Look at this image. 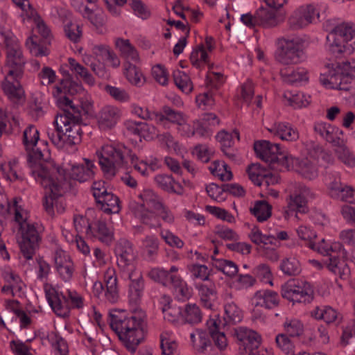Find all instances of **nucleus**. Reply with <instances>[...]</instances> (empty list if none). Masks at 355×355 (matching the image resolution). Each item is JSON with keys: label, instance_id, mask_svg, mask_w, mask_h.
<instances>
[{"label": "nucleus", "instance_id": "13", "mask_svg": "<svg viewBox=\"0 0 355 355\" xmlns=\"http://www.w3.org/2000/svg\"><path fill=\"white\" fill-rule=\"evenodd\" d=\"M44 183L40 180H35L46 190L44 200V207L50 216H53L55 211L58 213H62L64 206L60 197L64 192L65 187L63 184L55 182L54 178L49 177V172L44 173Z\"/></svg>", "mask_w": 355, "mask_h": 355}, {"label": "nucleus", "instance_id": "59", "mask_svg": "<svg viewBox=\"0 0 355 355\" xmlns=\"http://www.w3.org/2000/svg\"><path fill=\"white\" fill-rule=\"evenodd\" d=\"M211 259L214 261V266L226 276L232 277L237 274L239 270L234 262L223 259H215L214 256H211Z\"/></svg>", "mask_w": 355, "mask_h": 355}, {"label": "nucleus", "instance_id": "43", "mask_svg": "<svg viewBox=\"0 0 355 355\" xmlns=\"http://www.w3.org/2000/svg\"><path fill=\"white\" fill-rule=\"evenodd\" d=\"M249 237L252 243L259 246V250L270 245L280 246V243L277 241L275 235L264 234L256 226L252 228Z\"/></svg>", "mask_w": 355, "mask_h": 355}, {"label": "nucleus", "instance_id": "44", "mask_svg": "<svg viewBox=\"0 0 355 355\" xmlns=\"http://www.w3.org/2000/svg\"><path fill=\"white\" fill-rule=\"evenodd\" d=\"M0 171L2 172L3 177L8 181L15 182L24 179V174L21 171V166L17 159H11L8 162L2 164L0 167Z\"/></svg>", "mask_w": 355, "mask_h": 355}, {"label": "nucleus", "instance_id": "23", "mask_svg": "<svg viewBox=\"0 0 355 355\" xmlns=\"http://www.w3.org/2000/svg\"><path fill=\"white\" fill-rule=\"evenodd\" d=\"M53 259L60 277L64 282H69L74 272V265L69 254L61 248H57Z\"/></svg>", "mask_w": 355, "mask_h": 355}, {"label": "nucleus", "instance_id": "22", "mask_svg": "<svg viewBox=\"0 0 355 355\" xmlns=\"http://www.w3.org/2000/svg\"><path fill=\"white\" fill-rule=\"evenodd\" d=\"M117 264L122 274L137 270L135 264V255L132 243L127 240H121L115 248Z\"/></svg>", "mask_w": 355, "mask_h": 355}, {"label": "nucleus", "instance_id": "29", "mask_svg": "<svg viewBox=\"0 0 355 355\" xmlns=\"http://www.w3.org/2000/svg\"><path fill=\"white\" fill-rule=\"evenodd\" d=\"M206 324L214 346L220 351L225 350L228 342L225 334L220 331V320L218 315H212L207 321Z\"/></svg>", "mask_w": 355, "mask_h": 355}, {"label": "nucleus", "instance_id": "30", "mask_svg": "<svg viewBox=\"0 0 355 355\" xmlns=\"http://www.w3.org/2000/svg\"><path fill=\"white\" fill-rule=\"evenodd\" d=\"M186 115L178 111H175L168 106H164L162 112H157L156 114V123L164 128H169L170 123L178 126L183 121Z\"/></svg>", "mask_w": 355, "mask_h": 355}, {"label": "nucleus", "instance_id": "6", "mask_svg": "<svg viewBox=\"0 0 355 355\" xmlns=\"http://www.w3.org/2000/svg\"><path fill=\"white\" fill-rule=\"evenodd\" d=\"M327 49L336 58H345L355 50V24L337 25L327 36Z\"/></svg>", "mask_w": 355, "mask_h": 355}, {"label": "nucleus", "instance_id": "2", "mask_svg": "<svg viewBox=\"0 0 355 355\" xmlns=\"http://www.w3.org/2000/svg\"><path fill=\"white\" fill-rule=\"evenodd\" d=\"M146 319L145 312L139 308H134L129 312L122 310L112 315V329L116 334L123 346L132 354L136 352L144 340Z\"/></svg>", "mask_w": 355, "mask_h": 355}, {"label": "nucleus", "instance_id": "40", "mask_svg": "<svg viewBox=\"0 0 355 355\" xmlns=\"http://www.w3.org/2000/svg\"><path fill=\"white\" fill-rule=\"evenodd\" d=\"M116 46L125 60L124 62L137 64L140 61L139 53L136 48L130 43L129 40L118 38L116 40Z\"/></svg>", "mask_w": 355, "mask_h": 355}, {"label": "nucleus", "instance_id": "56", "mask_svg": "<svg viewBox=\"0 0 355 355\" xmlns=\"http://www.w3.org/2000/svg\"><path fill=\"white\" fill-rule=\"evenodd\" d=\"M160 347L163 355H178V344L171 332H163L160 336Z\"/></svg>", "mask_w": 355, "mask_h": 355}, {"label": "nucleus", "instance_id": "36", "mask_svg": "<svg viewBox=\"0 0 355 355\" xmlns=\"http://www.w3.org/2000/svg\"><path fill=\"white\" fill-rule=\"evenodd\" d=\"M195 288L198 291V295L204 306L207 309H211L214 306V302L217 298L215 284L209 281L207 283L196 284Z\"/></svg>", "mask_w": 355, "mask_h": 355}, {"label": "nucleus", "instance_id": "55", "mask_svg": "<svg viewBox=\"0 0 355 355\" xmlns=\"http://www.w3.org/2000/svg\"><path fill=\"white\" fill-rule=\"evenodd\" d=\"M1 277L3 280L15 291H22L24 288V284L21 281L19 275L14 271L9 266H5L1 268Z\"/></svg>", "mask_w": 355, "mask_h": 355}, {"label": "nucleus", "instance_id": "39", "mask_svg": "<svg viewBox=\"0 0 355 355\" xmlns=\"http://www.w3.org/2000/svg\"><path fill=\"white\" fill-rule=\"evenodd\" d=\"M234 335L245 348L258 347L261 343V336L256 331L245 327L235 329Z\"/></svg>", "mask_w": 355, "mask_h": 355}, {"label": "nucleus", "instance_id": "61", "mask_svg": "<svg viewBox=\"0 0 355 355\" xmlns=\"http://www.w3.org/2000/svg\"><path fill=\"white\" fill-rule=\"evenodd\" d=\"M190 341L193 348L199 352H202L209 343L207 333L201 329H196L190 334Z\"/></svg>", "mask_w": 355, "mask_h": 355}, {"label": "nucleus", "instance_id": "33", "mask_svg": "<svg viewBox=\"0 0 355 355\" xmlns=\"http://www.w3.org/2000/svg\"><path fill=\"white\" fill-rule=\"evenodd\" d=\"M104 282L106 286L105 297L110 303H115L119 298L117 277L114 267L109 266L104 272Z\"/></svg>", "mask_w": 355, "mask_h": 355}, {"label": "nucleus", "instance_id": "53", "mask_svg": "<svg viewBox=\"0 0 355 355\" xmlns=\"http://www.w3.org/2000/svg\"><path fill=\"white\" fill-rule=\"evenodd\" d=\"M82 12L83 16L87 18L91 24L101 33L103 32V26L105 24V15L100 9L90 10L87 7L84 6Z\"/></svg>", "mask_w": 355, "mask_h": 355}, {"label": "nucleus", "instance_id": "4", "mask_svg": "<svg viewBox=\"0 0 355 355\" xmlns=\"http://www.w3.org/2000/svg\"><path fill=\"white\" fill-rule=\"evenodd\" d=\"M44 293L53 312L61 318L69 317L71 309H82L85 306L83 295L73 289H67L63 293L58 286L46 284Z\"/></svg>", "mask_w": 355, "mask_h": 355}, {"label": "nucleus", "instance_id": "46", "mask_svg": "<svg viewBox=\"0 0 355 355\" xmlns=\"http://www.w3.org/2000/svg\"><path fill=\"white\" fill-rule=\"evenodd\" d=\"M91 233L88 237L96 238L103 243H110L114 238L113 230L103 221H97L92 224Z\"/></svg>", "mask_w": 355, "mask_h": 355}, {"label": "nucleus", "instance_id": "12", "mask_svg": "<svg viewBox=\"0 0 355 355\" xmlns=\"http://www.w3.org/2000/svg\"><path fill=\"white\" fill-rule=\"evenodd\" d=\"M288 191L285 217H288L291 212L306 213L309 210L307 204L315 198V193L310 188L299 182L291 184Z\"/></svg>", "mask_w": 355, "mask_h": 355}, {"label": "nucleus", "instance_id": "37", "mask_svg": "<svg viewBox=\"0 0 355 355\" xmlns=\"http://www.w3.org/2000/svg\"><path fill=\"white\" fill-rule=\"evenodd\" d=\"M139 248L145 259L153 261L157 256L159 249V239L155 234L146 235L141 239Z\"/></svg>", "mask_w": 355, "mask_h": 355}, {"label": "nucleus", "instance_id": "1", "mask_svg": "<svg viewBox=\"0 0 355 355\" xmlns=\"http://www.w3.org/2000/svg\"><path fill=\"white\" fill-rule=\"evenodd\" d=\"M57 102L63 108V113L55 116L53 123L56 132L49 134V139L58 148L79 144L83 134L80 112L65 96L59 97Z\"/></svg>", "mask_w": 355, "mask_h": 355}, {"label": "nucleus", "instance_id": "49", "mask_svg": "<svg viewBox=\"0 0 355 355\" xmlns=\"http://www.w3.org/2000/svg\"><path fill=\"white\" fill-rule=\"evenodd\" d=\"M123 74L127 80L132 85L141 87L145 83V78L136 64L124 62Z\"/></svg>", "mask_w": 355, "mask_h": 355}, {"label": "nucleus", "instance_id": "48", "mask_svg": "<svg viewBox=\"0 0 355 355\" xmlns=\"http://www.w3.org/2000/svg\"><path fill=\"white\" fill-rule=\"evenodd\" d=\"M43 340L44 343L48 342L55 355L68 354L69 349L67 342L56 332H48Z\"/></svg>", "mask_w": 355, "mask_h": 355}, {"label": "nucleus", "instance_id": "11", "mask_svg": "<svg viewBox=\"0 0 355 355\" xmlns=\"http://www.w3.org/2000/svg\"><path fill=\"white\" fill-rule=\"evenodd\" d=\"M139 198L142 203L135 200L129 202V211L136 218H138L143 223L153 227L152 220L155 217L154 213L146 208V205L150 207L156 211L164 202L162 199L150 189H145L139 194Z\"/></svg>", "mask_w": 355, "mask_h": 355}, {"label": "nucleus", "instance_id": "52", "mask_svg": "<svg viewBox=\"0 0 355 355\" xmlns=\"http://www.w3.org/2000/svg\"><path fill=\"white\" fill-rule=\"evenodd\" d=\"M250 211L259 222H263L271 216L272 206L266 200H257Z\"/></svg>", "mask_w": 355, "mask_h": 355}, {"label": "nucleus", "instance_id": "16", "mask_svg": "<svg viewBox=\"0 0 355 355\" xmlns=\"http://www.w3.org/2000/svg\"><path fill=\"white\" fill-rule=\"evenodd\" d=\"M315 157L311 159L313 156L311 153L310 157H305L303 159H297L291 156V162H289V168L286 171L293 170L304 178L308 180H313L318 175V168L317 166L316 159L320 157L324 158L326 153L323 151L322 148L317 146L315 148Z\"/></svg>", "mask_w": 355, "mask_h": 355}, {"label": "nucleus", "instance_id": "63", "mask_svg": "<svg viewBox=\"0 0 355 355\" xmlns=\"http://www.w3.org/2000/svg\"><path fill=\"white\" fill-rule=\"evenodd\" d=\"M335 152L338 159L345 165L353 167L355 166V156L341 140L339 144L335 145Z\"/></svg>", "mask_w": 355, "mask_h": 355}, {"label": "nucleus", "instance_id": "31", "mask_svg": "<svg viewBox=\"0 0 355 355\" xmlns=\"http://www.w3.org/2000/svg\"><path fill=\"white\" fill-rule=\"evenodd\" d=\"M314 131L327 141L333 144L334 146L341 141V136L343 134L340 128L331 124L319 121L314 125Z\"/></svg>", "mask_w": 355, "mask_h": 355}, {"label": "nucleus", "instance_id": "17", "mask_svg": "<svg viewBox=\"0 0 355 355\" xmlns=\"http://www.w3.org/2000/svg\"><path fill=\"white\" fill-rule=\"evenodd\" d=\"M112 50L109 46L105 44L94 45L92 48V54L83 53L82 60L91 68L96 76L100 78H107L108 77V73L104 62Z\"/></svg>", "mask_w": 355, "mask_h": 355}, {"label": "nucleus", "instance_id": "38", "mask_svg": "<svg viewBox=\"0 0 355 355\" xmlns=\"http://www.w3.org/2000/svg\"><path fill=\"white\" fill-rule=\"evenodd\" d=\"M309 248L322 255H330V252H338L343 258L347 257V252L340 242L327 243L322 239L319 242L310 243Z\"/></svg>", "mask_w": 355, "mask_h": 355}, {"label": "nucleus", "instance_id": "45", "mask_svg": "<svg viewBox=\"0 0 355 355\" xmlns=\"http://www.w3.org/2000/svg\"><path fill=\"white\" fill-rule=\"evenodd\" d=\"M175 298L180 302L189 300L192 295V288L180 276H171Z\"/></svg>", "mask_w": 355, "mask_h": 355}, {"label": "nucleus", "instance_id": "18", "mask_svg": "<svg viewBox=\"0 0 355 355\" xmlns=\"http://www.w3.org/2000/svg\"><path fill=\"white\" fill-rule=\"evenodd\" d=\"M93 196L103 211L107 214H117L121 207L119 198L107 191L104 182H94L92 185Z\"/></svg>", "mask_w": 355, "mask_h": 355}, {"label": "nucleus", "instance_id": "41", "mask_svg": "<svg viewBox=\"0 0 355 355\" xmlns=\"http://www.w3.org/2000/svg\"><path fill=\"white\" fill-rule=\"evenodd\" d=\"M67 67L71 73L77 78L81 79L85 84L89 86L95 85V78L89 70L78 62L73 58L67 59Z\"/></svg>", "mask_w": 355, "mask_h": 355}, {"label": "nucleus", "instance_id": "5", "mask_svg": "<svg viewBox=\"0 0 355 355\" xmlns=\"http://www.w3.org/2000/svg\"><path fill=\"white\" fill-rule=\"evenodd\" d=\"M0 35L6 46V60L1 74L23 77L26 60L18 39L9 28L0 27Z\"/></svg>", "mask_w": 355, "mask_h": 355}, {"label": "nucleus", "instance_id": "3", "mask_svg": "<svg viewBox=\"0 0 355 355\" xmlns=\"http://www.w3.org/2000/svg\"><path fill=\"white\" fill-rule=\"evenodd\" d=\"M23 144L28 153L31 174L35 180L44 183V173L48 162H51L50 153L45 141L40 140L39 131L34 125L28 126L24 131Z\"/></svg>", "mask_w": 355, "mask_h": 355}, {"label": "nucleus", "instance_id": "25", "mask_svg": "<svg viewBox=\"0 0 355 355\" xmlns=\"http://www.w3.org/2000/svg\"><path fill=\"white\" fill-rule=\"evenodd\" d=\"M124 278L130 280L128 286V297L130 304H137L140 302L144 290V281L141 271H134L122 274Z\"/></svg>", "mask_w": 355, "mask_h": 355}, {"label": "nucleus", "instance_id": "24", "mask_svg": "<svg viewBox=\"0 0 355 355\" xmlns=\"http://www.w3.org/2000/svg\"><path fill=\"white\" fill-rule=\"evenodd\" d=\"M176 130L180 136L184 138H191L195 136L207 138L211 135L209 129L207 127H204L203 123L200 120L189 121L187 116L180 125L176 128Z\"/></svg>", "mask_w": 355, "mask_h": 355}, {"label": "nucleus", "instance_id": "50", "mask_svg": "<svg viewBox=\"0 0 355 355\" xmlns=\"http://www.w3.org/2000/svg\"><path fill=\"white\" fill-rule=\"evenodd\" d=\"M155 181L159 187L166 191L180 195L183 193L184 189L182 186L171 175H157L155 178Z\"/></svg>", "mask_w": 355, "mask_h": 355}, {"label": "nucleus", "instance_id": "54", "mask_svg": "<svg viewBox=\"0 0 355 355\" xmlns=\"http://www.w3.org/2000/svg\"><path fill=\"white\" fill-rule=\"evenodd\" d=\"M284 96L287 103L295 109L306 107L311 102V96L301 92H286Z\"/></svg>", "mask_w": 355, "mask_h": 355}, {"label": "nucleus", "instance_id": "8", "mask_svg": "<svg viewBox=\"0 0 355 355\" xmlns=\"http://www.w3.org/2000/svg\"><path fill=\"white\" fill-rule=\"evenodd\" d=\"M85 166L83 164H64L62 166L56 165L54 161L48 162L46 171L49 172V177L53 178L58 184H63L67 188V182L70 180H76L83 182L92 179L94 176V164L89 159H85Z\"/></svg>", "mask_w": 355, "mask_h": 355}, {"label": "nucleus", "instance_id": "10", "mask_svg": "<svg viewBox=\"0 0 355 355\" xmlns=\"http://www.w3.org/2000/svg\"><path fill=\"white\" fill-rule=\"evenodd\" d=\"M254 149L257 157L268 163L272 169L283 171L289 168L291 155L281 151L279 144L261 140L254 143Z\"/></svg>", "mask_w": 355, "mask_h": 355}, {"label": "nucleus", "instance_id": "47", "mask_svg": "<svg viewBox=\"0 0 355 355\" xmlns=\"http://www.w3.org/2000/svg\"><path fill=\"white\" fill-rule=\"evenodd\" d=\"M258 26L263 28H272L277 26L280 20L275 11L261 6L257 10Z\"/></svg>", "mask_w": 355, "mask_h": 355}, {"label": "nucleus", "instance_id": "57", "mask_svg": "<svg viewBox=\"0 0 355 355\" xmlns=\"http://www.w3.org/2000/svg\"><path fill=\"white\" fill-rule=\"evenodd\" d=\"M343 259H345L343 257ZM347 259V257L345 258ZM329 270L341 279L347 278L349 275V268L344 259H338L336 257H331L327 265Z\"/></svg>", "mask_w": 355, "mask_h": 355}, {"label": "nucleus", "instance_id": "28", "mask_svg": "<svg viewBox=\"0 0 355 355\" xmlns=\"http://www.w3.org/2000/svg\"><path fill=\"white\" fill-rule=\"evenodd\" d=\"M164 319L175 326L184 324L183 313L180 306L171 304L169 296L164 295L160 300Z\"/></svg>", "mask_w": 355, "mask_h": 355}, {"label": "nucleus", "instance_id": "27", "mask_svg": "<svg viewBox=\"0 0 355 355\" xmlns=\"http://www.w3.org/2000/svg\"><path fill=\"white\" fill-rule=\"evenodd\" d=\"M266 128L270 134L282 141L293 142L300 137L297 129L288 122H275Z\"/></svg>", "mask_w": 355, "mask_h": 355}, {"label": "nucleus", "instance_id": "20", "mask_svg": "<svg viewBox=\"0 0 355 355\" xmlns=\"http://www.w3.org/2000/svg\"><path fill=\"white\" fill-rule=\"evenodd\" d=\"M326 185L331 198L343 202H352L354 189L352 186L342 183L339 174L329 175L326 180Z\"/></svg>", "mask_w": 355, "mask_h": 355}, {"label": "nucleus", "instance_id": "34", "mask_svg": "<svg viewBox=\"0 0 355 355\" xmlns=\"http://www.w3.org/2000/svg\"><path fill=\"white\" fill-rule=\"evenodd\" d=\"M127 128L133 134L139 135L146 140H153L157 138L159 130L153 124L145 122H138L135 121H128Z\"/></svg>", "mask_w": 355, "mask_h": 355}, {"label": "nucleus", "instance_id": "51", "mask_svg": "<svg viewBox=\"0 0 355 355\" xmlns=\"http://www.w3.org/2000/svg\"><path fill=\"white\" fill-rule=\"evenodd\" d=\"M284 82L292 85H303L309 81L308 71L304 68H297L291 72H281Z\"/></svg>", "mask_w": 355, "mask_h": 355}, {"label": "nucleus", "instance_id": "42", "mask_svg": "<svg viewBox=\"0 0 355 355\" xmlns=\"http://www.w3.org/2000/svg\"><path fill=\"white\" fill-rule=\"evenodd\" d=\"M248 173L250 179L254 184L261 186L263 183L266 184H275L278 182L277 176L270 173L263 172L257 164H252L248 168Z\"/></svg>", "mask_w": 355, "mask_h": 355}, {"label": "nucleus", "instance_id": "62", "mask_svg": "<svg viewBox=\"0 0 355 355\" xmlns=\"http://www.w3.org/2000/svg\"><path fill=\"white\" fill-rule=\"evenodd\" d=\"M8 211L14 214L15 220L19 225V228L29 223L28 222V212L18 201L15 200L13 205H8Z\"/></svg>", "mask_w": 355, "mask_h": 355}, {"label": "nucleus", "instance_id": "19", "mask_svg": "<svg viewBox=\"0 0 355 355\" xmlns=\"http://www.w3.org/2000/svg\"><path fill=\"white\" fill-rule=\"evenodd\" d=\"M320 17V12L314 4L302 5L297 8L288 19V24L293 29H299L313 23Z\"/></svg>", "mask_w": 355, "mask_h": 355}, {"label": "nucleus", "instance_id": "32", "mask_svg": "<svg viewBox=\"0 0 355 355\" xmlns=\"http://www.w3.org/2000/svg\"><path fill=\"white\" fill-rule=\"evenodd\" d=\"M225 301L224 304V320L226 324H236L243 319V312L237 304L233 302H229L232 298L231 293L226 292L223 295Z\"/></svg>", "mask_w": 355, "mask_h": 355}, {"label": "nucleus", "instance_id": "26", "mask_svg": "<svg viewBox=\"0 0 355 355\" xmlns=\"http://www.w3.org/2000/svg\"><path fill=\"white\" fill-rule=\"evenodd\" d=\"M121 117V110L114 105H105L101 109L96 116L98 128L103 131L115 127Z\"/></svg>", "mask_w": 355, "mask_h": 355}, {"label": "nucleus", "instance_id": "58", "mask_svg": "<svg viewBox=\"0 0 355 355\" xmlns=\"http://www.w3.org/2000/svg\"><path fill=\"white\" fill-rule=\"evenodd\" d=\"M209 169L213 175L221 181H228L232 178V171L224 162L214 161L210 164Z\"/></svg>", "mask_w": 355, "mask_h": 355}, {"label": "nucleus", "instance_id": "7", "mask_svg": "<svg viewBox=\"0 0 355 355\" xmlns=\"http://www.w3.org/2000/svg\"><path fill=\"white\" fill-rule=\"evenodd\" d=\"M326 69L320 76V82L323 86L327 89H350L349 84L355 78V60L329 64Z\"/></svg>", "mask_w": 355, "mask_h": 355}, {"label": "nucleus", "instance_id": "35", "mask_svg": "<svg viewBox=\"0 0 355 355\" xmlns=\"http://www.w3.org/2000/svg\"><path fill=\"white\" fill-rule=\"evenodd\" d=\"M252 303L255 306H261L268 309H273L279 304V296L276 292L272 291H259L253 296Z\"/></svg>", "mask_w": 355, "mask_h": 355}, {"label": "nucleus", "instance_id": "9", "mask_svg": "<svg viewBox=\"0 0 355 355\" xmlns=\"http://www.w3.org/2000/svg\"><path fill=\"white\" fill-rule=\"evenodd\" d=\"M129 150L112 144L103 145L96 151L102 171L107 177H113L120 170L128 168Z\"/></svg>", "mask_w": 355, "mask_h": 355}, {"label": "nucleus", "instance_id": "14", "mask_svg": "<svg viewBox=\"0 0 355 355\" xmlns=\"http://www.w3.org/2000/svg\"><path fill=\"white\" fill-rule=\"evenodd\" d=\"M276 59L283 64H295L304 58V42L298 37L281 38L277 40Z\"/></svg>", "mask_w": 355, "mask_h": 355}, {"label": "nucleus", "instance_id": "15", "mask_svg": "<svg viewBox=\"0 0 355 355\" xmlns=\"http://www.w3.org/2000/svg\"><path fill=\"white\" fill-rule=\"evenodd\" d=\"M312 286L304 280H292L282 286V295L293 303H310L313 299Z\"/></svg>", "mask_w": 355, "mask_h": 355}, {"label": "nucleus", "instance_id": "21", "mask_svg": "<svg viewBox=\"0 0 355 355\" xmlns=\"http://www.w3.org/2000/svg\"><path fill=\"white\" fill-rule=\"evenodd\" d=\"M1 88L10 102L20 105L26 101L25 91L20 83L22 77L2 75Z\"/></svg>", "mask_w": 355, "mask_h": 355}, {"label": "nucleus", "instance_id": "64", "mask_svg": "<svg viewBox=\"0 0 355 355\" xmlns=\"http://www.w3.org/2000/svg\"><path fill=\"white\" fill-rule=\"evenodd\" d=\"M286 334L290 337H299L304 332L302 322L296 318H287L283 324Z\"/></svg>", "mask_w": 355, "mask_h": 355}, {"label": "nucleus", "instance_id": "60", "mask_svg": "<svg viewBox=\"0 0 355 355\" xmlns=\"http://www.w3.org/2000/svg\"><path fill=\"white\" fill-rule=\"evenodd\" d=\"M35 272L37 279L43 282V289L44 290L45 284H49L48 279L51 273V265L43 258H39L36 261Z\"/></svg>", "mask_w": 355, "mask_h": 355}]
</instances>
